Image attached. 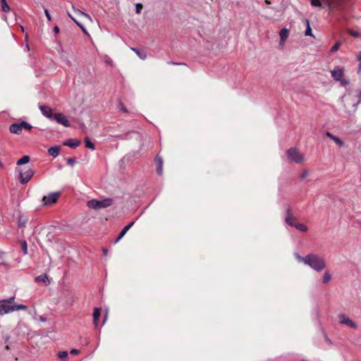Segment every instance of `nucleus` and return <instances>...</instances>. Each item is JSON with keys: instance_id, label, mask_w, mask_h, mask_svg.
Here are the masks:
<instances>
[{"instance_id": "20e7f679", "label": "nucleus", "mask_w": 361, "mask_h": 361, "mask_svg": "<svg viewBox=\"0 0 361 361\" xmlns=\"http://www.w3.org/2000/svg\"><path fill=\"white\" fill-rule=\"evenodd\" d=\"M61 195V192L56 191L44 195L42 199V204L46 207L54 204L58 201Z\"/></svg>"}, {"instance_id": "5701e85b", "label": "nucleus", "mask_w": 361, "mask_h": 361, "mask_svg": "<svg viewBox=\"0 0 361 361\" xmlns=\"http://www.w3.org/2000/svg\"><path fill=\"white\" fill-rule=\"evenodd\" d=\"M135 224V221H131L128 224H127L122 230L120 232L121 233V235H123V236L126 235V233H127V231L134 225Z\"/></svg>"}, {"instance_id": "aec40b11", "label": "nucleus", "mask_w": 361, "mask_h": 361, "mask_svg": "<svg viewBox=\"0 0 361 361\" xmlns=\"http://www.w3.org/2000/svg\"><path fill=\"white\" fill-rule=\"evenodd\" d=\"M29 161H30V157L27 155H25L17 161L16 164L18 166H20V165L27 164Z\"/></svg>"}, {"instance_id": "9b49d317", "label": "nucleus", "mask_w": 361, "mask_h": 361, "mask_svg": "<svg viewBox=\"0 0 361 361\" xmlns=\"http://www.w3.org/2000/svg\"><path fill=\"white\" fill-rule=\"evenodd\" d=\"M39 109L42 114L48 118H52L54 117L52 110L47 106L41 105L39 106Z\"/></svg>"}, {"instance_id": "c756f323", "label": "nucleus", "mask_w": 361, "mask_h": 361, "mask_svg": "<svg viewBox=\"0 0 361 361\" xmlns=\"http://www.w3.org/2000/svg\"><path fill=\"white\" fill-rule=\"evenodd\" d=\"M68 16L82 30V31L85 32V33H87V30L85 28V27L82 25V24L80 23L79 22H78L71 14L70 13H67Z\"/></svg>"}, {"instance_id": "f8f14e48", "label": "nucleus", "mask_w": 361, "mask_h": 361, "mask_svg": "<svg viewBox=\"0 0 361 361\" xmlns=\"http://www.w3.org/2000/svg\"><path fill=\"white\" fill-rule=\"evenodd\" d=\"M288 35H289V30L287 28L284 27L280 30L279 36L281 38V42H280L279 44L281 47H283L285 41L287 39V38L288 37Z\"/></svg>"}, {"instance_id": "412c9836", "label": "nucleus", "mask_w": 361, "mask_h": 361, "mask_svg": "<svg viewBox=\"0 0 361 361\" xmlns=\"http://www.w3.org/2000/svg\"><path fill=\"white\" fill-rule=\"evenodd\" d=\"M85 147L90 149L94 150L95 149L94 145L90 141L88 137L85 138Z\"/></svg>"}, {"instance_id": "13d9d810", "label": "nucleus", "mask_w": 361, "mask_h": 361, "mask_svg": "<svg viewBox=\"0 0 361 361\" xmlns=\"http://www.w3.org/2000/svg\"><path fill=\"white\" fill-rule=\"evenodd\" d=\"M169 63L173 64V65H182L183 64L182 63H174V62H169Z\"/></svg>"}, {"instance_id": "c85d7f7f", "label": "nucleus", "mask_w": 361, "mask_h": 361, "mask_svg": "<svg viewBox=\"0 0 361 361\" xmlns=\"http://www.w3.org/2000/svg\"><path fill=\"white\" fill-rule=\"evenodd\" d=\"M68 16L82 30V31L85 32V33H87V30L85 28V27L82 25V24L80 23L79 22H78L71 14L70 13H67Z\"/></svg>"}, {"instance_id": "bf43d9fd", "label": "nucleus", "mask_w": 361, "mask_h": 361, "mask_svg": "<svg viewBox=\"0 0 361 361\" xmlns=\"http://www.w3.org/2000/svg\"><path fill=\"white\" fill-rule=\"evenodd\" d=\"M358 71H361V62L359 63Z\"/></svg>"}, {"instance_id": "c03bdc74", "label": "nucleus", "mask_w": 361, "mask_h": 361, "mask_svg": "<svg viewBox=\"0 0 361 361\" xmlns=\"http://www.w3.org/2000/svg\"><path fill=\"white\" fill-rule=\"evenodd\" d=\"M75 11L77 13L80 14V16H82L88 19H90V16L89 15L86 14L85 13H84L80 10H75Z\"/></svg>"}, {"instance_id": "4d7b16f0", "label": "nucleus", "mask_w": 361, "mask_h": 361, "mask_svg": "<svg viewBox=\"0 0 361 361\" xmlns=\"http://www.w3.org/2000/svg\"><path fill=\"white\" fill-rule=\"evenodd\" d=\"M326 135L330 137L331 140H332V136H334V135H332L331 133L327 132L326 133Z\"/></svg>"}, {"instance_id": "2eb2a0df", "label": "nucleus", "mask_w": 361, "mask_h": 361, "mask_svg": "<svg viewBox=\"0 0 361 361\" xmlns=\"http://www.w3.org/2000/svg\"><path fill=\"white\" fill-rule=\"evenodd\" d=\"M285 221H286V223L288 226H291V227H295V224L297 223V222L295 221V217H293V216L290 214V209H288V214H287V215H286V217H285Z\"/></svg>"}, {"instance_id": "f3484780", "label": "nucleus", "mask_w": 361, "mask_h": 361, "mask_svg": "<svg viewBox=\"0 0 361 361\" xmlns=\"http://www.w3.org/2000/svg\"><path fill=\"white\" fill-rule=\"evenodd\" d=\"M60 148L58 146H52L48 149V154L54 158L59 154Z\"/></svg>"}, {"instance_id": "a211bd4d", "label": "nucleus", "mask_w": 361, "mask_h": 361, "mask_svg": "<svg viewBox=\"0 0 361 361\" xmlns=\"http://www.w3.org/2000/svg\"><path fill=\"white\" fill-rule=\"evenodd\" d=\"M36 282H42L44 285H48L50 283L49 279L47 274H41L35 278Z\"/></svg>"}, {"instance_id": "a19ab883", "label": "nucleus", "mask_w": 361, "mask_h": 361, "mask_svg": "<svg viewBox=\"0 0 361 361\" xmlns=\"http://www.w3.org/2000/svg\"><path fill=\"white\" fill-rule=\"evenodd\" d=\"M142 9V5L140 3H137L135 5V12L136 13H140Z\"/></svg>"}, {"instance_id": "37998d69", "label": "nucleus", "mask_w": 361, "mask_h": 361, "mask_svg": "<svg viewBox=\"0 0 361 361\" xmlns=\"http://www.w3.org/2000/svg\"><path fill=\"white\" fill-rule=\"evenodd\" d=\"M349 33L350 34V35H352L353 37H358L360 36V34L359 32L357 31H355V30H350L349 31Z\"/></svg>"}, {"instance_id": "680f3d73", "label": "nucleus", "mask_w": 361, "mask_h": 361, "mask_svg": "<svg viewBox=\"0 0 361 361\" xmlns=\"http://www.w3.org/2000/svg\"><path fill=\"white\" fill-rule=\"evenodd\" d=\"M0 168H4V165H3V164L1 163V161H0Z\"/></svg>"}, {"instance_id": "864d4df0", "label": "nucleus", "mask_w": 361, "mask_h": 361, "mask_svg": "<svg viewBox=\"0 0 361 361\" xmlns=\"http://www.w3.org/2000/svg\"><path fill=\"white\" fill-rule=\"evenodd\" d=\"M357 58L360 63L361 62V51L358 52Z\"/></svg>"}, {"instance_id": "39448f33", "label": "nucleus", "mask_w": 361, "mask_h": 361, "mask_svg": "<svg viewBox=\"0 0 361 361\" xmlns=\"http://www.w3.org/2000/svg\"><path fill=\"white\" fill-rule=\"evenodd\" d=\"M35 174L34 170L32 169H27L24 171H19V181L22 184H26L30 181Z\"/></svg>"}, {"instance_id": "dca6fc26", "label": "nucleus", "mask_w": 361, "mask_h": 361, "mask_svg": "<svg viewBox=\"0 0 361 361\" xmlns=\"http://www.w3.org/2000/svg\"><path fill=\"white\" fill-rule=\"evenodd\" d=\"M101 315V309L95 307L93 311V322L95 326H98L99 319Z\"/></svg>"}, {"instance_id": "79ce46f5", "label": "nucleus", "mask_w": 361, "mask_h": 361, "mask_svg": "<svg viewBox=\"0 0 361 361\" xmlns=\"http://www.w3.org/2000/svg\"><path fill=\"white\" fill-rule=\"evenodd\" d=\"M118 109L124 113H127V109L125 107L124 104L122 102H119Z\"/></svg>"}, {"instance_id": "a878e982", "label": "nucleus", "mask_w": 361, "mask_h": 361, "mask_svg": "<svg viewBox=\"0 0 361 361\" xmlns=\"http://www.w3.org/2000/svg\"><path fill=\"white\" fill-rule=\"evenodd\" d=\"M295 228L302 232H306L307 231V227L302 224L296 223L295 225Z\"/></svg>"}, {"instance_id": "3c124183", "label": "nucleus", "mask_w": 361, "mask_h": 361, "mask_svg": "<svg viewBox=\"0 0 361 361\" xmlns=\"http://www.w3.org/2000/svg\"><path fill=\"white\" fill-rule=\"evenodd\" d=\"M71 354L72 355H77L79 353V350H77V349H73L71 350Z\"/></svg>"}, {"instance_id": "bb28decb", "label": "nucleus", "mask_w": 361, "mask_h": 361, "mask_svg": "<svg viewBox=\"0 0 361 361\" xmlns=\"http://www.w3.org/2000/svg\"><path fill=\"white\" fill-rule=\"evenodd\" d=\"M306 23H307V27L305 31V35L306 36H313L312 32V29H311V27L310 25V22L307 19L306 20Z\"/></svg>"}, {"instance_id": "0e129e2a", "label": "nucleus", "mask_w": 361, "mask_h": 361, "mask_svg": "<svg viewBox=\"0 0 361 361\" xmlns=\"http://www.w3.org/2000/svg\"><path fill=\"white\" fill-rule=\"evenodd\" d=\"M40 320H41L42 322H44V321H45V319H44V318H43V317H41V318H40Z\"/></svg>"}, {"instance_id": "9d476101", "label": "nucleus", "mask_w": 361, "mask_h": 361, "mask_svg": "<svg viewBox=\"0 0 361 361\" xmlns=\"http://www.w3.org/2000/svg\"><path fill=\"white\" fill-rule=\"evenodd\" d=\"M339 322L342 324L348 325L353 329L357 328V324L344 314L339 315Z\"/></svg>"}, {"instance_id": "052dcab7", "label": "nucleus", "mask_w": 361, "mask_h": 361, "mask_svg": "<svg viewBox=\"0 0 361 361\" xmlns=\"http://www.w3.org/2000/svg\"><path fill=\"white\" fill-rule=\"evenodd\" d=\"M106 319V315L105 316V317L103 320V323H102L103 325L105 324Z\"/></svg>"}, {"instance_id": "f03ea898", "label": "nucleus", "mask_w": 361, "mask_h": 361, "mask_svg": "<svg viewBox=\"0 0 361 361\" xmlns=\"http://www.w3.org/2000/svg\"><path fill=\"white\" fill-rule=\"evenodd\" d=\"M113 204V200L111 198H105L101 200H92L87 202V205L89 208L93 209H104L110 207Z\"/></svg>"}, {"instance_id": "2f4dec72", "label": "nucleus", "mask_w": 361, "mask_h": 361, "mask_svg": "<svg viewBox=\"0 0 361 361\" xmlns=\"http://www.w3.org/2000/svg\"><path fill=\"white\" fill-rule=\"evenodd\" d=\"M27 222V219L23 216H20L18 219V225L19 227H23L25 226V224Z\"/></svg>"}, {"instance_id": "6e6d98bb", "label": "nucleus", "mask_w": 361, "mask_h": 361, "mask_svg": "<svg viewBox=\"0 0 361 361\" xmlns=\"http://www.w3.org/2000/svg\"><path fill=\"white\" fill-rule=\"evenodd\" d=\"M103 253H104V256H106L107 255V253H108V250L105 248H103Z\"/></svg>"}, {"instance_id": "0eeeda50", "label": "nucleus", "mask_w": 361, "mask_h": 361, "mask_svg": "<svg viewBox=\"0 0 361 361\" xmlns=\"http://www.w3.org/2000/svg\"><path fill=\"white\" fill-rule=\"evenodd\" d=\"M343 74L344 68L340 66H336L334 70L331 71V77L336 81H341Z\"/></svg>"}, {"instance_id": "f257e3e1", "label": "nucleus", "mask_w": 361, "mask_h": 361, "mask_svg": "<svg viewBox=\"0 0 361 361\" xmlns=\"http://www.w3.org/2000/svg\"><path fill=\"white\" fill-rule=\"evenodd\" d=\"M295 257L298 262L305 264L317 272L322 271L326 265L325 259L317 254L310 253L302 257L298 253H295Z\"/></svg>"}, {"instance_id": "7c9ffc66", "label": "nucleus", "mask_w": 361, "mask_h": 361, "mask_svg": "<svg viewBox=\"0 0 361 361\" xmlns=\"http://www.w3.org/2000/svg\"><path fill=\"white\" fill-rule=\"evenodd\" d=\"M68 16L82 30V31L85 32V33H87V30L85 28V27L82 25V24L80 23L79 22H78L71 14L70 13H67Z\"/></svg>"}, {"instance_id": "7ed1b4c3", "label": "nucleus", "mask_w": 361, "mask_h": 361, "mask_svg": "<svg viewBox=\"0 0 361 361\" xmlns=\"http://www.w3.org/2000/svg\"><path fill=\"white\" fill-rule=\"evenodd\" d=\"M286 155L288 159L295 164H302L305 161L304 155L297 148L292 147L287 150Z\"/></svg>"}, {"instance_id": "72a5a7b5", "label": "nucleus", "mask_w": 361, "mask_h": 361, "mask_svg": "<svg viewBox=\"0 0 361 361\" xmlns=\"http://www.w3.org/2000/svg\"><path fill=\"white\" fill-rule=\"evenodd\" d=\"M14 311L18 310H25L27 309V307L24 305H13Z\"/></svg>"}, {"instance_id": "ea45409f", "label": "nucleus", "mask_w": 361, "mask_h": 361, "mask_svg": "<svg viewBox=\"0 0 361 361\" xmlns=\"http://www.w3.org/2000/svg\"><path fill=\"white\" fill-rule=\"evenodd\" d=\"M310 171L307 169H304L300 174V177L302 179H305L307 176L309 175Z\"/></svg>"}, {"instance_id": "de8ad7c7", "label": "nucleus", "mask_w": 361, "mask_h": 361, "mask_svg": "<svg viewBox=\"0 0 361 361\" xmlns=\"http://www.w3.org/2000/svg\"><path fill=\"white\" fill-rule=\"evenodd\" d=\"M44 13H45V16H46L47 20L49 21H51V15L49 14V11L47 9H44Z\"/></svg>"}, {"instance_id": "09e8293b", "label": "nucleus", "mask_w": 361, "mask_h": 361, "mask_svg": "<svg viewBox=\"0 0 361 361\" xmlns=\"http://www.w3.org/2000/svg\"><path fill=\"white\" fill-rule=\"evenodd\" d=\"M75 159H73L72 158H69L67 160V164L71 166H73L75 164Z\"/></svg>"}, {"instance_id": "4be33fe9", "label": "nucleus", "mask_w": 361, "mask_h": 361, "mask_svg": "<svg viewBox=\"0 0 361 361\" xmlns=\"http://www.w3.org/2000/svg\"><path fill=\"white\" fill-rule=\"evenodd\" d=\"M1 10L4 13H8L10 11V7L8 5L6 0H1Z\"/></svg>"}, {"instance_id": "c9c22d12", "label": "nucleus", "mask_w": 361, "mask_h": 361, "mask_svg": "<svg viewBox=\"0 0 361 361\" xmlns=\"http://www.w3.org/2000/svg\"><path fill=\"white\" fill-rule=\"evenodd\" d=\"M22 250L23 251V255H25L27 254V245L26 241H23L20 243Z\"/></svg>"}, {"instance_id": "338daca9", "label": "nucleus", "mask_w": 361, "mask_h": 361, "mask_svg": "<svg viewBox=\"0 0 361 361\" xmlns=\"http://www.w3.org/2000/svg\"><path fill=\"white\" fill-rule=\"evenodd\" d=\"M27 39V35L26 34V35H25V39Z\"/></svg>"}, {"instance_id": "ddd939ff", "label": "nucleus", "mask_w": 361, "mask_h": 361, "mask_svg": "<svg viewBox=\"0 0 361 361\" xmlns=\"http://www.w3.org/2000/svg\"><path fill=\"white\" fill-rule=\"evenodd\" d=\"M9 130L11 133L19 135L21 133L23 129L20 123H15L10 126Z\"/></svg>"}, {"instance_id": "cd10ccee", "label": "nucleus", "mask_w": 361, "mask_h": 361, "mask_svg": "<svg viewBox=\"0 0 361 361\" xmlns=\"http://www.w3.org/2000/svg\"><path fill=\"white\" fill-rule=\"evenodd\" d=\"M68 16L82 30V31L85 32V33H87V30L85 28V27L82 25V24L80 23L79 22H78L71 14L70 13H67Z\"/></svg>"}, {"instance_id": "5fc2aeb1", "label": "nucleus", "mask_w": 361, "mask_h": 361, "mask_svg": "<svg viewBox=\"0 0 361 361\" xmlns=\"http://www.w3.org/2000/svg\"><path fill=\"white\" fill-rule=\"evenodd\" d=\"M360 102H361V91L359 92V94H358V102H357V104H359Z\"/></svg>"}, {"instance_id": "b1692460", "label": "nucleus", "mask_w": 361, "mask_h": 361, "mask_svg": "<svg viewBox=\"0 0 361 361\" xmlns=\"http://www.w3.org/2000/svg\"><path fill=\"white\" fill-rule=\"evenodd\" d=\"M20 126L23 130H30L32 128V126L29 123L24 121L20 122Z\"/></svg>"}, {"instance_id": "4468645a", "label": "nucleus", "mask_w": 361, "mask_h": 361, "mask_svg": "<svg viewBox=\"0 0 361 361\" xmlns=\"http://www.w3.org/2000/svg\"><path fill=\"white\" fill-rule=\"evenodd\" d=\"M80 140L68 139L63 142V145L75 149L80 145Z\"/></svg>"}, {"instance_id": "1a4fd4ad", "label": "nucleus", "mask_w": 361, "mask_h": 361, "mask_svg": "<svg viewBox=\"0 0 361 361\" xmlns=\"http://www.w3.org/2000/svg\"><path fill=\"white\" fill-rule=\"evenodd\" d=\"M329 9H336L344 1V0H321Z\"/></svg>"}, {"instance_id": "603ef678", "label": "nucleus", "mask_w": 361, "mask_h": 361, "mask_svg": "<svg viewBox=\"0 0 361 361\" xmlns=\"http://www.w3.org/2000/svg\"><path fill=\"white\" fill-rule=\"evenodd\" d=\"M54 32L55 34H58L59 32V27L58 26H55L54 27Z\"/></svg>"}, {"instance_id": "6ab92c4d", "label": "nucleus", "mask_w": 361, "mask_h": 361, "mask_svg": "<svg viewBox=\"0 0 361 361\" xmlns=\"http://www.w3.org/2000/svg\"><path fill=\"white\" fill-rule=\"evenodd\" d=\"M332 279L331 274L329 270L325 271L323 277H322V283L326 284L328 283Z\"/></svg>"}, {"instance_id": "58836bf2", "label": "nucleus", "mask_w": 361, "mask_h": 361, "mask_svg": "<svg viewBox=\"0 0 361 361\" xmlns=\"http://www.w3.org/2000/svg\"><path fill=\"white\" fill-rule=\"evenodd\" d=\"M155 162L157 166H163V160L159 155L155 157Z\"/></svg>"}, {"instance_id": "774afa93", "label": "nucleus", "mask_w": 361, "mask_h": 361, "mask_svg": "<svg viewBox=\"0 0 361 361\" xmlns=\"http://www.w3.org/2000/svg\"><path fill=\"white\" fill-rule=\"evenodd\" d=\"M302 361H308V360H303Z\"/></svg>"}, {"instance_id": "423d86ee", "label": "nucleus", "mask_w": 361, "mask_h": 361, "mask_svg": "<svg viewBox=\"0 0 361 361\" xmlns=\"http://www.w3.org/2000/svg\"><path fill=\"white\" fill-rule=\"evenodd\" d=\"M14 300V297L10 298L8 300L1 301L0 305V314L4 315L14 312L13 305H6L4 302H11Z\"/></svg>"}, {"instance_id": "393cba45", "label": "nucleus", "mask_w": 361, "mask_h": 361, "mask_svg": "<svg viewBox=\"0 0 361 361\" xmlns=\"http://www.w3.org/2000/svg\"><path fill=\"white\" fill-rule=\"evenodd\" d=\"M132 50L134 51L141 59H146L147 54L145 51H140L137 49H135V48H132Z\"/></svg>"}, {"instance_id": "f704fd0d", "label": "nucleus", "mask_w": 361, "mask_h": 361, "mask_svg": "<svg viewBox=\"0 0 361 361\" xmlns=\"http://www.w3.org/2000/svg\"><path fill=\"white\" fill-rule=\"evenodd\" d=\"M332 140L340 147H342L344 145L343 142L338 137L332 136Z\"/></svg>"}, {"instance_id": "473e14b6", "label": "nucleus", "mask_w": 361, "mask_h": 361, "mask_svg": "<svg viewBox=\"0 0 361 361\" xmlns=\"http://www.w3.org/2000/svg\"><path fill=\"white\" fill-rule=\"evenodd\" d=\"M310 4L312 6L314 7H322V1L320 0H311Z\"/></svg>"}, {"instance_id": "a18cd8bd", "label": "nucleus", "mask_w": 361, "mask_h": 361, "mask_svg": "<svg viewBox=\"0 0 361 361\" xmlns=\"http://www.w3.org/2000/svg\"><path fill=\"white\" fill-rule=\"evenodd\" d=\"M157 173L159 176L162 175V173H163V166H157Z\"/></svg>"}, {"instance_id": "e2e57ef3", "label": "nucleus", "mask_w": 361, "mask_h": 361, "mask_svg": "<svg viewBox=\"0 0 361 361\" xmlns=\"http://www.w3.org/2000/svg\"><path fill=\"white\" fill-rule=\"evenodd\" d=\"M20 29H21L22 32H25L24 27L23 26L20 27Z\"/></svg>"}, {"instance_id": "6e6552de", "label": "nucleus", "mask_w": 361, "mask_h": 361, "mask_svg": "<svg viewBox=\"0 0 361 361\" xmlns=\"http://www.w3.org/2000/svg\"><path fill=\"white\" fill-rule=\"evenodd\" d=\"M53 118L59 123L65 127H69L70 123L68 118L61 113L54 114Z\"/></svg>"}, {"instance_id": "e433bc0d", "label": "nucleus", "mask_w": 361, "mask_h": 361, "mask_svg": "<svg viewBox=\"0 0 361 361\" xmlns=\"http://www.w3.org/2000/svg\"><path fill=\"white\" fill-rule=\"evenodd\" d=\"M58 356L61 359H64L68 357V353L66 351H60L58 353Z\"/></svg>"}, {"instance_id": "8fccbe9b", "label": "nucleus", "mask_w": 361, "mask_h": 361, "mask_svg": "<svg viewBox=\"0 0 361 361\" xmlns=\"http://www.w3.org/2000/svg\"><path fill=\"white\" fill-rule=\"evenodd\" d=\"M123 237V235H121V233H120L118 236L116 238L115 240V243H117L118 241H120V240Z\"/></svg>"}, {"instance_id": "49530a36", "label": "nucleus", "mask_w": 361, "mask_h": 361, "mask_svg": "<svg viewBox=\"0 0 361 361\" xmlns=\"http://www.w3.org/2000/svg\"><path fill=\"white\" fill-rule=\"evenodd\" d=\"M104 61L107 64H109V65H111L112 64V60L111 59V58L108 56H105V59H104Z\"/></svg>"}, {"instance_id": "69168bd1", "label": "nucleus", "mask_w": 361, "mask_h": 361, "mask_svg": "<svg viewBox=\"0 0 361 361\" xmlns=\"http://www.w3.org/2000/svg\"><path fill=\"white\" fill-rule=\"evenodd\" d=\"M25 49H27V50H29V45L27 44L26 47H25Z\"/></svg>"}, {"instance_id": "4c0bfd02", "label": "nucleus", "mask_w": 361, "mask_h": 361, "mask_svg": "<svg viewBox=\"0 0 361 361\" xmlns=\"http://www.w3.org/2000/svg\"><path fill=\"white\" fill-rule=\"evenodd\" d=\"M341 46V43L340 42H336L331 49L330 51L331 52H336V51H338V49H339Z\"/></svg>"}]
</instances>
